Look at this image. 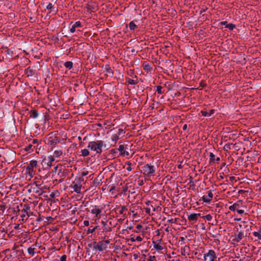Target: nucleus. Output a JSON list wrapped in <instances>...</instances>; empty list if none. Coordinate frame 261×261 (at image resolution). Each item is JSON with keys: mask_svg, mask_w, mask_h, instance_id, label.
I'll use <instances>...</instances> for the list:
<instances>
[{"mask_svg": "<svg viewBox=\"0 0 261 261\" xmlns=\"http://www.w3.org/2000/svg\"><path fill=\"white\" fill-rule=\"evenodd\" d=\"M138 184L139 186H142L144 184V182L143 180H139L138 181Z\"/></svg>", "mask_w": 261, "mask_h": 261, "instance_id": "55", "label": "nucleus"}, {"mask_svg": "<svg viewBox=\"0 0 261 261\" xmlns=\"http://www.w3.org/2000/svg\"><path fill=\"white\" fill-rule=\"evenodd\" d=\"M92 207L93 208L91 210V213L95 215V216L97 217L98 215H99L101 213V210L97 207L96 205H95Z\"/></svg>", "mask_w": 261, "mask_h": 261, "instance_id": "19", "label": "nucleus"}, {"mask_svg": "<svg viewBox=\"0 0 261 261\" xmlns=\"http://www.w3.org/2000/svg\"><path fill=\"white\" fill-rule=\"evenodd\" d=\"M32 144H37V147H38V145H39V141L37 140V139H34L32 141Z\"/></svg>", "mask_w": 261, "mask_h": 261, "instance_id": "44", "label": "nucleus"}, {"mask_svg": "<svg viewBox=\"0 0 261 261\" xmlns=\"http://www.w3.org/2000/svg\"><path fill=\"white\" fill-rule=\"evenodd\" d=\"M202 218L205 219L207 221H211L213 217L210 214H208L204 216H203Z\"/></svg>", "mask_w": 261, "mask_h": 261, "instance_id": "42", "label": "nucleus"}, {"mask_svg": "<svg viewBox=\"0 0 261 261\" xmlns=\"http://www.w3.org/2000/svg\"><path fill=\"white\" fill-rule=\"evenodd\" d=\"M205 11V9H201V10L200 11V13L201 14V13H203Z\"/></svg>", "mask_w": 261, "mask_h": 261, "instance_id": "64", "label": "nucleus"}, {"mask_svg": "<svg viewBox=\"0 0 261 261\" xmlns=\"http://www.w3.org/2000/svg\"><path fill=\"white\" fill-rule=\"evenodd\" d=\"M126 81L130 85H136L138 83L137 81L128 77L126 79Z\"/></svg>", "mask_w": 261, "mask_h": 261, "instance_id": "31", "label": "nucleus"}, {"mask_svg": "<svg viewBox=\"0 0 261 261\" xmlns=\"http://www.w3.org/2000/svg\"><path fill=\"white\" fill-rule=\"evenodd\" d=\"M162 87L161 86H156V91L159 94H162L164 93V91H162Z\"/></svg>", "mask_w": 261, "mask_h": 261, "instance_id": "38", "label": "nucleus"}, {"mask_svg": "<svg viewBox=\"0 0 261 261\" xmlns=\"http://www.w3.org/2000/svg\"><path fill=\"white\" fill-rule=\"evenodd\" d=\"M215 155L213 153L210 152V163H214L215 161Z\"/></svg>", "mask_w": 261, "mask_h": 261, "instance_id": "35", "label": "nucleus"}, {"mask_svg": "<svg viewBox=\"0 0 261 261\" xmlns=\"http://www.w3.org/2000/svg\"><path fill=\"white\" fill-rule=\"evenodd\" d=\"M187 128V124H185L184 125L183 127H182V129L184 130H186Z\"/></svg>", "mask_w": 261, "mask_h": 261, "instance_id": "61", "label": "nucleus"}, {"mask_svg": "<svg viewBox=\"0 0 261 261\" xmlns=\"http://www.w3.org/2000/svg\"><path fill=\"white\" fill-rule=\"evenodd\" d=\"M128 149L127 145H120L118 150L120 152V155L125 156L129 155V152L127 150Z\"/></svg>", "mask_w": 261, "mask_h": 261, "instance_id": "8", "label": "nucleus"}, {"mask_svg": "<svg viewBox=\"0 0 261 261\" xmlns=\"http://www.w3.org/2000/svg\"><path fill=\"white\" fill-rule=\"evenodd\" d=\"M213 197V194L212 192V191L210 190L208 192V195L207 196H203L202 197V199L203 202H206V203H209L212 200Z\"/></svg>", "mask_w": 261, "mask_h": 261, "instance_id": "14", "label": "nucleus"}, {"mask_svg": "<svg viewBox=\"0 0 261 261\" xmlns=\"http://www.w3.org/2000/svg\"><path fill=\"white\" fill-rule=\"evenodd\" d=\"M40 188L42 191V194L45 192V190H47L49 189V188H48L47 186L41 187Z\"/></svg>", "mask_w": 261, "mask_h": 261, "instance_id": "45", "label": "nucleus"}, {"mask_svg": "<svg viewBox=\"0 0 261 261\" xmlns=\"http://www.w3.org/2000/svg\"><path fill=\"white\" fill-rule=\"evenodd\" d=\"M130 240L131 242H135L136 240H135V238L134 237H132L130 239Z\"/></svg>", "mask_w": 261, "mask_h": 261, "instance_id": "62", "label": "nucleus"}, {"mask_svg": "<svg viewBox=\"0 0 261 261\" xmlns=\"http://www.w3.org/2000/svg\"><path fill=\"white\" fill-rule=\"evenodd\" d=\"M142 227V226L140 224H138L136 226V228L138 229H140Z\"/></svg>", "mask_w": 261, "mask_h": 261, "instance_id": "60", "label": "nucleus"}, {"mask_svg": "<svg viewBox=\"0 0 261 261\" xmlns=\"http://www.w3.org/2000/svg\"><path fill=\"white\" fill-rule=\"evenodd\" d=\"M244 237V232L243 231H240L237 234H236L234 238L232 239V241L235 243H239Z\"/></svg>", "mask_w": 261, "mask_h": 261, "instance_id": "11", "label": "nucleus"}, {"mask_svg": "<svg viewBox=\"0 0 261 261\" xmlns=\"http://www.w3.org/2000/svg\"><path fill=\"white\" fill-rule=\"evenodd\" d=\"M155 260V256H150L148 258V261H154Z\"/></svg>", "mask_w": 261, "mask_h": 261, "instance_id": "50", "label": "nucleus"}, {"mask_svg": "<svg viewBox=\"0 0 261 261\" xmlns=\"http://www.w3.org/2000/svg\"><path fill=\"white\" fill-rule=\"evenodd\" d=\"M33 144L30 143L24 148V150L26 151H30V152L33 151Z\"/></svg>", "mask_w": 261, "mask_h": 261, "instance_id": "34", "label": "nucleus"}, {"mask_svg": "<svg viewBox=\"0 0 261 261\" xmlns=\"http://www.w3.org/2000/svg\"><path fill=\"white\" fill-rule=\"evenodd\" d=\"M82 25L80 21H76L71 27L70 29V32L73 33L75 32L76 29L82 28Z\"/></svg>", "mask_w": 261, "mask_h": 261, "instance_id": "15", "label": "nucleus"}, {"mask_svg": "<svg viewBox=\"0 0 261 261\" xmlns=\"http://www.w3.org/2000/svg\"><path fill=\"white\" fill-rule=\"evenodd\" d=\"M40 186L41 185H37L36 182H35L29 191H32L33 193H36L38 196H41L42 195V191L40 188Z\"/></svg>", "mask_w": 261, "mask_h": 261, "instance_id": "9", "label": "nucleus"}, {"mask_svg": "<svg viewBox=\"0 0 261 261\" xmlns=\"http://www.w3.org/2000/svg\"><path fill=\"white\" fill-rule=\"evenodd\" d=\"M237 211L239 214H243L244 213V211L242 210H237Z\"/></svg>", "mask_w": 261, "mask_h": 261, "instance_id": "57", "label": "nucleus"}, {"mask_svg": "<svg viewBox=\"0 0 261 261\" xmlns=\"http://www.w3.org/2000/svg\"><path fill=\"white\" fill-rule=\"evenodd\" d=\"M30 117L33 118H36L38 116V113L35 109H33L30 111Z\"/></svg>", "mask_w": 261, "mask_h": 261, "instance_id": "25", "label": "nucleus"}, {"mask_svg": "<svg viewBox=\"0 0 261 261\" xmlns=\"http://www.w3.org/2000/svg\"><path fill=\"white\" fill-rule=\"evenodd\" d=\"M129 28L130 30H134L137 28V25L133 21H132L129 23Z\"/></svg>", "mask_w": 261, "mask_h": 261, "instance_id": "33", "label": "nucleus"}, {"mask_svg": "<svg viewBox=\"0 0 261 261\" xmlns=\"http://www.w3.org/2000/svg\"><path fill=\"white\" fill-rule=\"evenodd\" d=\"M127 210L126 206L123 205L121 206L120 210L119 211V214L121 215H123V216H125L126 215V213H124V212Z\"/></svg>", "mask_w": 261, "mask_h": 261, "instance_id": "26", "label": "nucleus"}, {"mask_svg": "<svg viewBox=\"0 0 261 261\" xmlns=\"http://www.w3.org/2000/svg\"><path fill=\"white\" fill-rule=\"evenodd\" d=\"M3 161L2 160V156H0V168L3 167Z\"/></svg>", "mask_w": 261, "mask_h": 261, "instance_id": "58", "label": "nucleus"}, {"mask_svg": "<svg viewBox=\"0 0 261 261\" xmlns=\"http://www.w3.org/2000/svg\"><path fill=\"white\" fill-rule=\"evenodd\" d=\"M37 166V162L36 160H32L30 162L29 164L27 165L25 169V173L28 174L30 178L32 177L35 174L36 168Z\"/></svg>", "mask_w": 261, "mask_h": 261, "instance_id": "5", "label": "nucleus"}, {"mask_svg": "<svg viewBox=\"0 0 261 261\" xmlns=\"http://www.w3.org/2000/svg\"><path fill=\"white\" fill-rule=\"evenodd\" d=\"M142 65L143 69L147 73H151L152 71V64L149 63L147 61H144Z\"/></svg>", "mask_w": 261, "mask_h": 261, "instance_id": "10", "label": "nucleus"}, {"mask_svg": "<svg viewBox=\"0 0 261 261\" xmlns=\"http://www.w3.org/2000/svg\"><path fill=\"white\" fill-rule=\"evenodd\" d=\"M125 165H127V167L126 168L127 171H130L132 169L131 167L132 163L128 161L125 163Z\"/></svg>", "mask_w": 261, "mask_h": 261, "instance_id": "40", "label": "nucleus"}, {"mask_svg": "<svg viewBox=\"0 0 261 261\" xmlns=\"http://www.w3.org/2000/svg\"><path fill=\"white\" fill-rule=\"evenodd\" d=\"M205 261H217L216 252L213 250H208V252L204 254Z\"/></svg>", "mask_w": 261, "mask_h": 261, "instance_id": "7", "label": "nucleus"}, {"mask_svg": "<svg viewBox=\"0 0 261 261\" xmlns=\"http://www.w3.org/2000/svg\"><path fill=\"white\" fill-rule=\"evenodd\" d=\"M120 138H121L120 137H119L116 134H114L112 136L111 139L112 141H115V142H116Z\"/></svg>", "mask_w": 261, "mask_h": 261, "instance_id": "32", "label": "nucleus"}, {"mask_svg": "<svg viewBox=\"0 0 261 261\" xmlns=\"http://www.w3.org/2000/svg\"><path fill=\"white\" fill-rule=\"evenodd\" d=\"M225 27L229 30L232 31L236 28V25L233 23H229L227 24Z\"/></svg>", "mask_w": 261, "mask_h": 261, "instance_id": "37", "label": "nucleus"}, {"mask_svg": "<svg viewBox=\"0 0 261 261\" xmlns=\"http://www.w3.org/2000/svg\"><path fill=\"white\" fill-rule=\"evenodd\" d=\"M116 135L120 137L121 138H122L124 136V135L125 134V132L123 129L122 128H119L117 130H115V133Z\"/></svg>", "mask_w": 261, "mask_h": 261, "instance_id": "23", "label": "nucleus"}, {"mask_svg": "<svg viewBox=\"0 0 261 261\" xmlns=\"http://www.w3.org/2000/svg\"><path fill=\"white\" fill-rule=\"evenodd\" d=\"M214 112H215L214 110H213V109L211 110L210 112L208 113V116H210L212 115H213L214 113Z\"/></svg>", "mask_w": 261, "mask_h": 261, "instance_id": "56", "label": "nucleus"}, {"mask_svg": "<svg viewBox=\"0 0 261 261\" xmlns=\"http://www.w3.org/2000/svg\"><path fill=\"white\" fill-rule=\"evenodd\" d=\"M145 212L150 215V208L148 207L145 208Z\"/></svg>", "mask_w": 261, "mask_h": 261, "instance_id": "53", "label": "nucleus"}, {"mask_svg": "<svg viewBox=\"0 0 261 261\" xmlns=\"http://www.w3.org/2000/svg\"><path fill=\"white\" fill-rule=\"evenodd\" d=\"M201 114L204 117L208 116V113L205 110L201 111Z\"/></svg>", "mask_w": 261, "mask_h": 261, "instance_id": "43", "label": "nucleus"}, {"mask_svg": "<svg viewBox=\"0 0 261 261\" xmlns=\"http://www.w3.org/2000/svg\"><path fill=\"white\" fill-rule=\"evenodd\" d=\"M200 86H201V87H204V86H206V84L204 83V82L201 81V82L200 83Z\"/></svg>", "mask_w": 261, "mask_h": 261, "instance_id": "59", "label": "nucleus"}, {"mask_svg": "<svg viewBox=\"0 0 261 261\" xmlns=\"http://www.w3.org/2000/svg\"><path fill=\"white\" fill-rule=\"evenodd\" d=\"M185 240V238L183 237H181L179 238V241H184Z\"/></svg>", "mask_w": 261, "mask_h": 261, "instance_id": "63", "label": "nucleus"}, {"mask_svg": "<svg viewBox=\"0 0 261 261\" xmlns=\"http://www.w3.org/2000/svg\"><path fill=\"white\" fill-rule=\"evenodd\" d=\"M105 69L108 73H111V74L113 73V71L109 65H106Z\"/></svg>", "mask_w": 261, "mask_h": 261, "instance_id": "39", "label": "nucleus"}, {"mask_svg": "<svg viewBox=\"0 0 261 261\" xmlns=\"http://www.w3.org/2000/svg\"><path fill=\"white\" fill-rule=\"evenodd\" d=\"M81 155L83 156H87L89 155V151L87 149H83L81 150Z\"/></svg>", "mask_w": 261, "mask_h": 261, "instance_id": "29", "label": "nucleus"}, {"mask_svg": "<svg viewBox=\"0 0 261 261\" xmlns=\"http://www.w3.org/2000/svg\"><path fill=\"white\" fill-rule=\"evenodd\" d=\"M220 24L222 25H226L227 24V21H221L220 22Z\"/></svg>", "mask_w": 261, "mask_h": 261, "instance_id": "54", "label": "nucleus"}, {"mask_svg": "<svg viewBox=\"0 0 261 261\" xmlns=\"http://www.w3.org/2000/svg\"><path fill=\"white\" fill-rule=\"evenodd\" d=\"M96 228V227H94L92 229L89 228L87 230L88 233H93L95 231Z\"/></svg>", "mask_w": 261, "mask_h": 261, "instance_id": "49", "label": "nucleus"}, {"mask_svg": "<svg viewBox=\"0 0 261 261\" xmlns=\"http://www.w3.org/2000/svg\"><path fill=\"white\" fill-rule=\"evenodd\" d=\"M64 65L66 68L70 70L73 67V63L71 61H67L64 63Z\"/></svg>", "mask_w": 261, "mask_h": 261, "instance_id": "28", "label": "nucleus"}, {"mask_svg": "<svg viewBox=\"0 0 261 261\" xmlns=\"http://www.w3.org/2000/svg\"><path fill=\"white\" fill-rule=\"evenodd\" d=\"M89 173V172L87 171H83L82 173H81V176L82 177L83 176H86L87 175H88Z\"/></svg>", "mask_w": 261, "mask_h": 261, "instance_id": "48", "label": "nucleus"}, {"mask_svg": "<svg viewBox=\"0 0 261 261\" xmlns=\"http://www.w3.org/2000/svg\"><path fill=\"white\" fill-rule=\"evenodd\" d=\"M71 187L75 192H76L77 194L81 193V190L82 187L81 185L75 182V181H73Z\"/></svg>", "mask_w": 261, "mask_h": 261, "instance_id": "13", "label": "nucleus"}, {"mask_svg": "<svg viewBox=\"0 0 261 261\" xmlns=\"http://www.w3.org/2000/svg\"><path fill=\"white\" fill-rule=\"evenodd\" d=\"M4 54L7 58H13L14 53V51L11 49H7L4 51Z\"/></svg>", "mask_w": 261, "mask_h": 261, "instance_id": "20", "label": "nucleus"}, {"mask_svg": "<svg viewBox=\"0 0 261 261\" xmlns=\"http://www.w3.org/2000/svg\"><path fill=\"white\" fill-rule=\"evenodd\" d=\"M18 214L17 216H19L21 218L20 221L22 222H25L28 218L33 215V212L31 211V207L28 204H24L23 205V208L22 210L18 209Z\"/></svg>", "mask_w": 261, "mask_h": 261, "instance_id": "2", "label": "nucleus"}, {"mask_svg": "<svg viewBox=\"0 0 261 261\" xmlns=\"http://www.w3.org/2000/svg\"><path fill=\"white\" fill-rule=\"evenodd\" d=\"M241 204H242V201L239 200L236 203H233L232 205L230 206L229 209L231 211H234L235 210L237 211V210L240 207Z\"/></svg>", "mask_w": 261, "mask_h": 261, "instance_id": "16", "label": "nucleus"}, {"mask_svg": "<svg viewBox=\"0 0 261 261\" xmlns=\"http://www.w3.org/2000/svg\"><path fill=\"white\" fill-rule=\"evenodd\" d=\"M60 138L53 134L50 133L48 135V138H46V144L50 146L51 148L55 147V146L60 142Z\"/></svg>", "mask_w": 261, "mask_h": 261, "instance_id": "4", "label": "nucleus"}, {"mask_svg": "<svg viewBox=\"0 0 261 261\" xmlns=\"http://www.w3.org/2000/svg\"><path fill=\"white\" fill-rule=\"evenodd\" d=\"M152 243L153 244V247L156 250L161 251L164 249V248L162 246L160 245L159 244H157L156 242L153 241Z\"/></svg>", "mask_w": 261, "mask_h": 261, "instance_id": "24", "label": "nucleus"}, {"mask_svg": "<svg viewBox=\"0 0 261 261\" xmlns=\"http://www.w3.org/2000/svg\"><path fill=\"white\" fill-rule=\"evenodd\" d=\"M46 9H48V10H52V11L53 12V15L56 14L58 11L57 9L55 10V8H54L53 4L50 3H49L47 5V6L46 7ZM51 12V11L49 12V13H50Z\"/></svg>", "mask_w": 261, "mask_h": 261, "instance_id": "21", "label": "nucleus"}, {"mask_svg": "<svg viewBox=\"0 0 261 261\" xmlns=\"http://www.w3.org/2000/svg\"><path fill=\"white\" fill-rule=\"evenodd\" d=\"M63 154V152L61 150H56L54 151L53 155L55 158H59Z\"/></svg>", "mask_w": 261, "mask_h": 261, "instance_id": "27", "label": "nucleus"}, {"mask_svg": "<svg viewBox=\"0 0 261 261\" xmlns=\"http://www.w3.org/2000/svg\"><path fill=\"white\" fill-rule=\"evenodd\" d=\"M143 174L147 177L154 176L155 170L154 167L150 164H147L142 167Z\"/></svg>", "mask_w": 261, "mask_h": 261, "instance_id": "6", "label": "nucleus"}, {"mask_svg": "<svg viewBox=\"0 0 261 261\" xmlns=\"http://www.w3.org/2000/svg\"><path fill=\"white\" fill-rule=\"evenodd\" d=\"M67 256L65 254L61 256L60 261H66Z\"/></svg>", "mask_w": 261, "mask_h": 261, "instance_id": "46", "label": "nucleus"}, {"mask_svg": "<svg viewBox=\"0 0 261 261\" xmlns=\"http://www.w3.org/2000/svg\"><path fill=\"white\" fill-rule=\"evenodd\" d=\"M253 235L256 237L258 240H261V231L258 230V231H254L253 232Z\"/></svg>", "mask_w": 261, "mask_h": 261, "instance_id": "30", "label": "nucleus"}, {"mask_svg": "<svg viewBox=\"0 0 261 261\" xmlns=\"http://www.w3.org/2000/svg\"><path fill=\"white\" fill-rule=\"evenodd\" d=\"M84 226H88L89 225V222L88 220H85L83 222Z\"/></svg>", "mask_w": 261, "mask_h": 261, "instance_id": "52", "label": "nucleus"}, {"mask_svg": "<svg viewBox=\"0 0 261 261\" xmlns=\"http://www.w3.org/2000/svg\"><path fill=\"white\" fill-rule=\"evenodd\" d=\"M143 239L142 237H141L140 236H137L136 238H135V240L136 241H137L138 242H141L142 241Z\"/></svg>", "mask_w": 261, "mask_h": 261, "instance_id": "51", "label": "nucleus"}, {"mask_svg": "<svg viewBox=\"0 0 261 261\" xmlns=\"http://www.w3.org/2000/svg\"><path fill=\"white\" fill-rule=\"evenodd\" d=\"M199 216H200V214L192 213L188 216V219L190 221L196 222Z\"/></svg>", "mask_w": 261, "mask_h": 261, "instance_id": "17", "label": "nucleus"}, {"mask_svg": "<svg viewBox=\"0 0 261 261\" xmlns=\"http://www.w3.org/2000/svg\"><path fill=\"white\" fill-rule=\"evenodd\" d=\"M34 250H35V248H32V247H29L28 249V253L33 256L35 254V251H34Z\"/></svg>", "mask_w": 261, "mask_h": 261, "instance_id": "36", "label": "nucleus"}, {"mask_svg": "<svg viewBox=\"0 0 261 261\" xmlns=\"http://www.w3.org/2000/svg\"><path fill=\"white\" fill-rule=\"evenodd\" d=\"M35 71V70L33 69V67H29L25 69V72L27 76H31L34 75Z\"/></svg>", "mask_w": 261, "mask_h": 261, "instance_id": "18", "label": "nucleus"}, {"mask_svg": "<svg viewBox=\"0 0 261 261\" xmlns=\"http://www.w3.org/2000/svg\"><path fill=\"white\" fill-rule=\"evenodd\" d=\"M232 144V143L231 144H229V143L226 144L223 147L224 150H227L230 149H231L230 146Z\"/></svg>", "mask_w": 261, "mask_h": 261, "instance_id": "41", "label": "nucleus"}, {"mask_svg": "<svg viewBox=\"0 0 261 261\" xmlns=\"http://www.w3.org/2000/svg\"><path fill=\"white\" fill-rule=\"evenodd\" d=\"M55 159H56L55 157H54L53 155L48 156L47 157V160H48V162L47 163V166H50V167L51 166L53 165V163L55 160Z\"/></svg>", "mask_w": 261, "mask_h": 261, "instance_id": "22", "label": "nucleus"}, {"mask_svg": "<svg viewBox=\"0 0 261 261\" xmlns=\"http://www.w3.org/2000/svg\"><path fill=\"white\" fill-rule=\"evenodd\" d=\"M106 147L105 142L102 140L91 141L87 146L91 150L95 151L98 154H100L102 153L103 149H107Z\"/></svg>", "mask_w": 261, "mask_h": 261, "instance_id": "1", "label": "nucleus"}, {"mask_svg": "<svg viewBox=\"0 0 261 261\" xmlns=\"http://www.w3.org/2000/svg\"><path fill=\"white\" fill-rule=\"evenodd\" d=\"M86 8L88 10L90 11L91 12H94L98 10V6L95 3H91L87 5Z\"/></svg>", "mask_w": 261, "mask_h": 261, "instance_id": "12", "label": "nucleus"}, {"mask_svg": "<svg viewBox=\"0 0 261 261\" xmlns=\"http://www.w3.org/2000/svg\"><path fill=\"white\" fill-rule=\"evenodd\" d=\"M110 242V241L108 240H102L98 242H94L92 245H89V246L92 247V246L93 249L102 251L108 247V245Z\"/></svg>", "mask_w": 261, "mask_h": 261, "instance_id": "3", "label": "nucleus"}, {"mask_svg": "<svg viewBox=\"0 0 261 261\" xmlns=\"http://www.w3.org/2000/svg\"><path fill=\"white\" fill-rule=\"evenodd\" d=\"M168 222L169 223H175L176 222V219H168Z\"/></svg>", "mask_w": 261, "mask_h": 261, "instance_id": "47", "label": "nucleus"}]
</instances>
